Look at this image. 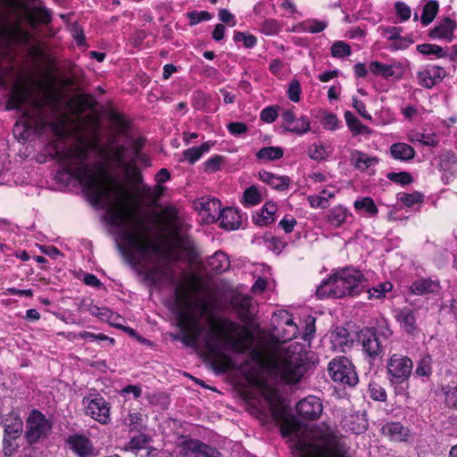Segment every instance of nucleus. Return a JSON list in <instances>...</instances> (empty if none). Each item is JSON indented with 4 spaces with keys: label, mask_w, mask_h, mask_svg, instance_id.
Wrapping results in <instances>:
<instances>
[{
    "label": "nucleus",
    "mask_w": 457,
    "mask_h": 457,
    "mask_svg": "<svg viewBox=\"0 0 457 457\" xmlns=\"http://www.w3.org/2000/svg\"><path fill=\"white\" fill-rule=\"evenodd\" d=\"M218 219L220 220V228L226 230H235L241 224V217L238 212L231 207L223 208L220 211Z\"/></svg>",
    "instance_id": "obj_27"
},
{
    "label": "nucleus",
    "mask_w": 457,
    "mask_h": 457,
    "mask_svg": "<svg viewBox=\"0 0 457 457\" xmlns=\"http://www.w3.org/2000/svg\"><path fill=\"white\" fill-rule=\"evenodd\" d=\"M352 217L351 212L344 205L337 204L328 210L325 220L333 228H341Z\"/></svg>",
    "instance_id": "obj_22"
},
{
    "label": "nucleus",
    "mask_w": 457,
    "mask_h": 457,
    "mask_svg": "<svg viewBox=\"0 0 457 457\" xmlns=\"http://www.w3.org/2000/svg\"><path fill=\"white\" fill-rule=\"evenodd\" d=\"M386 178L390 181H392L397 185H401L403 187L408 186L413 182L412 176L411 175V173H409L407 171L388 172L386 174Z\"/></svg>",
    "instance_id": "obj_51"
},
{
    "label": "nucleus",
    "mask_w": 457,
    "mask_h": 457,
    "mask_svg": "<svg viewBox=\"0 0 457 457\" xmlns=\"http://www.w3.org/2000/svg\"><path fill=\"white\" fill-rule=\"evenodd\" d=\"M398 200L406 207H412L417 204L423 203L424 195L418 191L412 193H400L398 194Z\"/></svg>",
    "instance_id": "obj_45"
},
{
    "label": "nucleus",
    "mask_w": 457,
    "mask_h": 457,
    "mask_svg": "<svg viewBox=\"0 0 457 457\" xmlns=\"http://www.w3.org/2000/svg\"><path fill=\"white\" fill-rule=\"evenodd\" d=\"M6 33L10 42L26 43L29 39V32L22 29L18 24L11 27Z\"/></svg>",
    "instance_id": "obj_44"
},
{
    "label": "nucleus",
    "mask_w": 457,
    "mask_h": 457,
    "mask_svg": "<svg viewBox=\"0 0 457 457\" xmlns=\"http://www.w3.org/2000/svg\"><path fill=\"white\" fill-rule=\"evenodd\" d=\"M261 393L262 397L265 399L267 403L269 404L271 413L275 418L279 417L282 404V398L278 389L276 387L270 386L268 384H264L261 387Z\"/></svg>",
    "instance_id": "obj_23"
},
{
    "label": "nucleus",
    "mask_w": 457,
    "mask_h": 457,
    "mask_svg": "<svg viewBox=\"0 0 457 457\" xmlns=\"http://www.w3.org/2000/svg\"><path fill=\"white\" fill-rule=\"evenodd\" d=\"M418 311L409 306L396 309L394 314L400 328L410 337H417L420 332L418 325Z\"/></svg>",
    "instance_id": "obj_13"
},
{
    "label": "nucleus",
    "mask_w": 457,
    "mask_h": 457,
    "mask_svg": "<svg viewBox=\"0 0 457 457\" xmlns=\"http://www.w3.org/2000/svg\"><path fill=\"white\" fill-rule=\"evenodd\" d=\"M432 356L430 354H425L420 357L417 362L416 369L414 370L415 375L418 377L428 378L432 374Z\"/></svg>",
    "instance_id": "obj_40"
},
{
    "label": "nucleus",
    "mask_w": 457,
    "mask_h": 457,
    "mask_svg": "<svg viewBox=\"0 0 457 457\" xmlns=\"http://www.w3.org/2000/svg\"><path fill=\"white\" fill-rule=\"evenodd\" d=\"M46 117L18 116L12 129L14 137L25 142L54 137V139L50 144L53 150L51 155L62 165L59 173L67 174L76 179L92 204L107 203L113 193L123 195L121 199L108 206L106 212L113 226L128 227L129 222H133L132 231L123 230L120 233V239L124 244L123 253L129 264L137 263L136 254L142 258L148 257L150 253L167 257L172 248L184 249V240L178 234L171 237V246L166 243L157 244L150 239L148 227L126 208L125 189L112 176L107 166L102 162H87L89 159L88 145L75 144L67 146L62 142L65 137H72L78 132L82 121L80 118H88L97 122L102 116H55V120H46Z\"/></svg>",
    "instance_id": "obj_1"
},
{
    "label": "nucleus",
    "mask_w": 457,
    "mask_h": 457,
    "mask_svg": "<svg viewBox=\"0 0 457 457\" xmlns=\"http://www.w3.org/2000/svg\"><path fill=\"white\" fill-rule=\"evenodd\" d=\"M227 129L232 136L239 137L247 131L248 127L244 122L236 121L228 123Z\"/></svg>",
    "instance_id": "obj_61"
},
{
    "label": "nucleus",
    "mask_w": 457,
    "mask_h": 457,
    "mask_svg": "<svg viewBox=\"0 0 457 457\" xmlns=\"http://www.w3.org/2000/svg\"><path fill=\"white\" fill-rule=\"evenodd\" d=\"M331 277V281L334 286V295L337 298H343L345 296L349 295V293L351 291H348V289L345 287V282L341 278V275L339 274V270L335 272Z\"/></svg>",
    "instance_id": "obj_46"
},
{
    "label": "nucleus",
    "mask_w": 457,
    "mask_h": 457,
    "mask_svg": "<svg viewBox=\"0 0 457 457\" xmlns=\"http://www.w3.org/2000/svg\"><path fill=\"white\" fill-rule=\"evenodd\" d=\"M393 286L390 282L380 283L377 287L368 289L369 298L381 299L385 297L386 292L392 289Z\"/></svg>",
    "instance_id": "obj_55"
},
{
    "label": "nucleus",
    "mask_w": 457,
    "mask_h": 457,
    "mask_svg": "<svg viewBox=\"0 0 457 457\" xmlns=\"http://www.w3.org/2000/svg\"><path fill=\"white\" fill-rule=\"evenodd\" d=\"M175 303L178 307L176 312L177 327L181 335L175 337V339L182 342L186 346H196L204 328L193 309L195 303L192 302L189 287L185 284L179 285L175 288Z\"/></svg>",
    "instance_id": "obj_3"
},
{
    "label": "nucleus",
    "mask_w": 457,
    "mask_h": 457,
    "mask_svg": "<svg viewBox=\"0 0 457 457\" xmlns=\"http://www.w3.org/2000/svg\"><path fill=\"white\" fill-rule=\"evenodd\" d=\"M442 392L445 405L457 411V384L452 383L442 386Z\"/></svg>",
    "instance_id": "obj_37"
},
{
    "label": "nucleus",
    "mask_w": 457,
    "mask_h": 457,
    "mask_svg": "<svg viewBox=\"0 0 457 457\" xmlns=\"http://www.w3.org/2000/svg\"><path fill=\"white\" fill-rule=\"evenodd\" d=\"M346 124L353 136L370 134L371 130L363 125L357 116H345Z\"/></svg>",
    "instance_id": "obj_43"
},
{
    "label": "nucleus",
    "mask_w": 457,
    "mask_h": 457,
    "mask_svg": "<svg viewBox=\"0 0 457 457\" xmlns=\"http://www.w3.org/2000/svg\"><path fill=\"white\" fill-rule=\"evenodd\" d=\"M152 437L146 434H138L128 441L124 446L126 451L137 454L140 450L147 449Z\"/></svg>",
    "instance_id": "obj_32"
},
{
    "label": "nucleus",
    "mask_w": 457,
    "mask_h": 457,
    "mask_svg": "<svg viewBox=\"0 0 457 457\" xmlns=\"http://www.w3.org/2000/svg\"><path fill=\"white\" fill-rule=\"evenodd\" d=\"M259 179L270 187L284 191L288 188L290 178L287 176H278L267 170L259 171Z\"/></svg>",
    "instance_id": "obj_29"
},
{
    "label": "nucleus",
    "mask_w": 457,
    "mask_h": 457,
    "mask_svg": "<svg viewBox=\"0 0 457 457\" xmlns=\"http://www.w3.org/2000/svg\"><path fill=\"white\" fill-rule=\"evenodd\" d=\"M445 76V71L436 65L424 68L417 75L420 85L427 88L432 87L435 84L441 81Z\"/></svg>",
    "instance_id": "obj_21"
},
{
    "label": "nucleus",
    "mask_w": 457,
    "mask_h": 457,
    "mask_svg": "<svg viewBox=\"0 0 457 457\" xmlns=\"http://www.w3.org/2000/svg\"><path fill=\"white\" fill-rule=\"evenodd\" d=\"M268 370L287 385L298 384L309 368V363L301 354L287 358H270L266 361Z\"/></svg>",
    "instance_id": "obj_4"
},
{
    "label": "nucleus",
    "mask_w": 457,
    "mask_h": 457,
    "mask_svg": "<svg viewBox=\"0 0 457 457\" xmlns=\"http://www.w3.org/2000/svg\"><path fill=\"white\" fill-rule=\"evenodd\" d=\"M246 380L253 386L262 387L266 382L262 378L260 370H250L245 376Z\"/></svg>",
    "instance_id": "obj_60"
},
{
    "label": "nucleus",
    "mask_w": 457,
    "mask_h": 457,
    "mask_svg": "<svg viewBox=\"0 0 457 457\" xmlns=\"http://www.w3.org/2000/svg\"><path fill=\"white\" fill-rule=\"evenodd\" d=\"M437 12L438 4L436 1H430L427 3L423 7V12L420 18L423 25H428L434 20Z\"/></svg>",
    "instance_id": "obj_48"
},
{
    "label": "nucleus",
    "mask_w": 457,
    "mask_h": 457,
    "mask_svg": "<svg viewBox=\"0 0 457 457\" xmlns=\"http://www.w3.org/2000/svg\"><path fill=\"white\" fill-rule=\"evenodd\" d=\"M416 50L422 55L431 59H440L448 57L447 51L444 47L436 44H420L416 46Z\"/></svg>",
    "instance_id": "obj_33"
},
{
    "label": "nucleus",
    "mask_w": 457,
    "mask_h": 457,
    "mask_svg": "<svg viewBox=\"0 0 457 457\" xmlns=\"http://www.w3.org/2000/svg\"><path fill=\"white\" fill-rule=\"evenodd\" d=\"M251 308L252 298L249 296L242 297L237 303V316L242 322L249 323L253 320Z\"/></svg>",
    "instance_id": "obj_36"
},
{
    "label": "nucleus",
    "mask_w": 457,
    "mask_h": 457,
    "mask_svg": "<svg viewBox=\"0 0 457 457\" xmlns=\"http://www.w3.org/2000/svg\"><path fill=\"white\" fill-rule=\"evenodd\" d=\"M128 425L131 431L140 430L142 428V414L138 411L129 412L127 418Z\"/></svg>",
    "instance_id": "obj_57"
},
{
    "label": "nucleus",
    "mask_w": 457,
    "mask_h": 457,
    "mask_svg": "<svg viewBox=\"0 0 457 457\" xmlns=\"http://www.w3.org/2000/svg\"><path fill=\"white\" fill-rule=\"evenodd\" d=\"M395 11H396L397 16L403 21H407L411 17V11L410 7L403 2H397L395 4Z\"/></svg>",
    "instance_id": "obj_64"
},
{
    "label": "nucleus",
    "mask_w": 457,
    "mask_h": 457,
    "mask_svg": "<svg viewBox=\"0 0 457 457\" xmlns=\"http://www.w3.org/2000/svg\"><path fill=\"white\" fill-rule=\"evenodd\" d=\"M224 157L220 154H214L204 162V170L208 174L217 172L221 169V163Z\"/></svg>",
    "instance_id": "obj_53"
},
{
    "label": "nucleus",
    "mask_w": 457,
    "mask_h": 457,
    "mask_svg": "<svg viewBox=\"0 0 457 457\" xmlns=\"http://www.w3.org/2000/svg\"><path fill=\"white\" fill-rule=\"evenodd\" d=\"M334 286L331 281V277H329L327 279H324L321 284L317 287L316 289V296L319 299H324V298H331V299H337L334 295Z\"/></svg>",
    "instance_id": "obj_47"
},
{
    "label": "nucleus",
    "mask_w": 457,
    "mask_h": 457,
    "mask_svg": "<svg viewBox=\"0 0 457 457\" xmlns=\"http://www.w3.org/2000/svg\"><path fill=\"white\" fill-rule=\"evenodd\" d=\"M406 428L400 422H390L383 428V432L393 441H403L407 433Z\"/></svg>",
    "instance_id": "obj_34"
},
{
    "label": "nucleus",
    "mask_w": 457,
    "mask_h": 457,
    "mask_svg": "<svg viewBox=\"0 0 457 457\" xmlns=\"http://www.w3.org/2000/svg\"><path fill=\"white\" fill-rule=\"evenodd\" d=\"M207 265L213 272L221 273L228 270L230 262L224 252L217 251L207 260Z\"/></svg>",
    "instance_id": "obj_30"
},
{
    "label": "nucleus",
    "mask_w": 457,
    "mask_h": 457,
    "mask_svg": "<svg viewBox=\"0 0 457 457\" xmlns=\"http://www.w3.org/2000/svg\"><path fill=\"white\" fill-rule=\"evenodd\" d=\"M205 348L206 355L211 359L212 366L217 373H226L236 369L233 359L225 353L216 344L207 342Z\"/></svg>",
    "instance_id": "obj_14"
},
{
    "label": "nucleus",
    "mask_w": 457,
    "mask_h": 457,
    "mask_svg": "<svg viewBox=\"0 0 457 457\" xmlns=\"http://www.w3.org/2000/svg\"><path fill=\"white\" fill-rule=\"evenodd\" d=\"M322 411V403L320 399L315 395H308L296 404L297 414L307 420H318Z\"/></svg>",
    "instance_id": "obj_17"
},
{
    "label": "nucleus",
    "mask_w": 457,
    "mask_h": 457,
    "mask_svg": "<svg viewBox=\"0 0 457 457\" xmlns=\"http://www.w3.org/2000/svg\"><path fill=\"white\" fill-rule=\"evenodd\" d=\"M331 55L335 58H344L350 56L352 54L351 47L344 41H336L330 49Z\"/></svg>",
    "instance_id": "obj_52"
},
{
    "label": "nucleus",
    "mask_w": 457,
    "mask_h": 457,
    "mask_svg": "<svg viewBox=\"0 0 457 457\" xmlns=\"http://www.w3.org/2000/svg\"><path fill=\"white\" fill-rule=\"evenodd\" d=\"M79 337L83 339L88 340V341H109L112 345H114V339L112 337H109L108 336L104 334H95L89 331H83L79 334Z\"/></svg>",
    "instance_id": "obj_62"
},
{
    "label": "nucleus",
    "mask_w": 457,
    "mask_h": 457,
    "mask_svg": "<svg viewBox=\"0 0 457 457\" xmlns=\"http://www.w3.org/2000/svg\"><path fill=\"white\" fill-rule=\"evenodd\" d=\"M369 328L376 333L377 337L381 339L382 343H386L393 335L389 322L386 319L378 320L375 327Z\"/></svg>",
    "instance_id": "obj_38"
},
{
    "label": "nucleus",
    "mask_w": 457,
    "mask_h": 457,
    "mask_svg": "<svg viewBox=\"0 0 457 457\" xmlns=\"http://www.w3.org/2000/svg\"><path fill=\"white\" fill-rule=\"evenodd\" d=\"M302 90L299 81L292 80L287 87V95L291 101L298 102L300 100Z\"/></svg>",
    "instance_id": "obj_59"
},
{
    "label": "nucleus",
    "mask_w": 457,
    "mask_h": 457,
    "mask_svg": "<svg viewBox=\"0 0 457 457\" xmlns=\"http://www.w3.org/2000/svg\"><path fill=\"white\" fill-rule=\"evenodd\" d=\"M283 127L295 134H304L311 129L310 121L305 116H284Z\"/></svg>",
    "instance_id": "obj_28"
},
{
    "label": "nucleus",
    "mask_w": 457,
    "mask_h": 457,
    "mask_svg": "<svg viewBox=\"0 0 457 457\" xmlns=\"http://www.w3.org/2000/svg\"><path fill=\"white\" fill-rule=\"evenodd\" d=\"M369 396L378 402H386L387 395L386 389L382 386L381 383L376 379H371L368 386Z\"/></svg>",
    "instance_id": "obj_39"
},
{
    "label": "nucleus",
    "mask_w": 457,
    "mask_h": 457,
    "mask_svg": "<svg viewBox=\"0 0 457 457\" xmlns=\"http://www.w3.org/2000/svg\"><path fill=\"white\" fill-rule=\"evenodd\" d=\"M300 457H351L346 445L334 436L325 438V444H309L303 449Z\"/></svg>",
    "instance_id": "obj_8"
},
{
    "label": "nucleus",
    "mask_w": 457,
    "mask_h": 457,
    "mask_svg": "<svg viewBox=\"0 0 457 457\" xmlns=\"http://www.w3.org/2000/svg\"><path fill=\"white\" fill-rule=\"evenodd\" d=\"M389 154L395 160L408 162L414 159L416 151L411 145L406 143L397 142L390 145Z\"/></svg>",
    "instance_id": "obj_26"
},
{
    "label": "nucleus",
    "mask_w": 457,
    "mask_h": 457,
    "mask_svg": "<svg viewBox=\"0 0 457 457\" xmlns=\"http://www.w3.org/2000/svg\"><path fill=\"white\" fill-rule=\"evenodd\" d=\"M214 142L207 141L199 146H193L183 151L182 155L190 164L195 163L204 154L208 153L214 145Z\"/></svg>",
    "instance_id": "obj_31"
},
{
    "label": "nucleus",
    "mask_w": 457,
    "mask_h": 457,
    "mask_svg": "<svg viewBox=\"0 0 457 457\" xmlns=\"http://www.w3.org/2000/svg\"><path fill=\"white\" fill-rule=\"evenodd\" d=\"M440 283L430 278H420L412 282L410 291L415 295H425L437 293L440 290Z\"/></svg>",
    "instance_id": "obj_25"
},
{
    "label": "nucleus",
    "mask_w": 457,
    "mask_h": 457,
    "mask_svg": "<svg viewBox=\"0 0 457 457\" xmlns=\"http://www.w3.org/2000/svg\"><path fill=\"white\" fill-rule=\"evenodd\" d=\"M85 414L102 425L111 422V404L99 393L89 394L82 399Z\"/></svg>",
    "instance_id": "obj_10"
},
{
    "label": "nucleus",
    "mask_w": 457,
    "mask_h": 457,
    "mask_svg": "<svg viewBox=\"0 0 457 457\" xmlns=\"http://www.w3.org/2000/svg\"><path fill=\"white\" fill-rule=\"evenodd\" d=\"M357 342L361 345L362 353L369 363H373L384 353V343L369 327L362 328L357 333Z\"/></svg>",
    "instance_id": "obj_11"
},
{
    "label": "nucleus",
    "mask_w": 457,
    "mask_h": 457,
    "mask_svg": "<svg viewBox=\"0 0 457 457\" xmlns=\"http://www.w3.org/2000/svg\"><path fill=\"white\" fill-rule=\"evenodd\" d=\"M284 150L280 146H265L256 153V158L260 161H275L283 157Z\"/></svg>",
    "instance_id": "obj_35"
},
{
    "label": "nucleus",
    "mask_w": 457,
    "mask_h": 457,
    "mask_svg": "<svg viewBox=\"0 0 457 457\" xmlns=\"http://www.w3.org/2000/svg\"><path fill=\"white\" fill-rule=\"evenodd\" d=\"M56 63L47 57V67L26 81H19L12 88L6 110L20 109L23 104L37 108L49 105L55 107L62 104H70L77 112L93 110L96 99L90 95L79 94L70 97V87L73 79L67 76H56Z\"/></svg>",
    "instance_id": "obj_2"
},
{
    "label": "nucleus",
    "mask_w": 457,
    "mask_h": 457,
    "mask_svg": "<svg viewBox=\"0 0 457 457\" xmlns=\"http://www.w3.org/2000/svg\"><path fill=\"white\" fill-rule=\"evenodd\" d=\"M179 447L182 457H222L216 447L199 439H186L179 443Z\"/></svg>",
    "instance_id": "obj_12"
},
{
    "label": "nucleus",
    "mask_w": 457,
    "mask_h": 457,
    "mask_svg": "<svg viewBox=\"0 0 457 457\" xmlns=\"http://www.w3.org/2000/svg\"><path fill=\"white\" fill-rule=\"evenodd\" d=\"M22 433L21 421L12 422L4 425L3 437V453L4 456L11 457L18 450L19 445L16 442Z\"/></svg>",
    "instance_id": "obj_16"
},
{
    "label": "nucleus",
    "mask_w": 457,
    "mask_h": 457,
    "mask_svg": "<svg viewBox=\"0 0 457 457\" xmlns=\"http://www.w3.org/2000/svg\"><path fill=\"white\" fill-rule=\"evenodd\" d=\"M195 307L199 308L201 317H206L210 321H212V328L215 327V322L218 319L215 318V307L213 303L204 300L200 303H195ZM211 329L212 330V328Z\"/></svg>",
    "instance_id": "obj_42"
},
{
    "label": "nucleus",
    "mask_w": 457,
    "mask_h": 457,
    "mask_svg": "<svg viewBox=\"0 0 457 457\" xmlns=\"http://www.w3.org/2000/svg\"><path fill=\"white\" fill-rule=\"evenodd\" d=\"M386 368L390 385L396 387L409 381L413 370V361L403 353H392L386 360Z\"/></svg>",
    "instance_id": "obj_7"
},
{
    "label": "nucleus",
    "mask_w": 457,
    "mask_h": 457,
    "mask_svg": "<svg viewBox=\"0 0 457 457\" xmlns=\"http://www.w3.org/2000/svg\"><path fill=\"white\" fill-rule=\"evenodd\" d=\"M69 449L78 457H92L95 448L91 440L80 434L70 435L66 439Z\"/></svg>",
    "instance_id": "obj_18"
},
{
    "label": "nucleus",
    "mask_w": 457,
    "mask_h": 457,
    "mask_svg": "<svg viewBox=\"0 0 457 457\" xmlns=\"http://www.w3.org/2000/svg\"><path fill=\"white\" fill-rule=\"evenodd\" d=\"M353 207L356 211L364 210L370 217L376 216L378 212V209L375 204L374 200L369 196L355 200Z\"/></svg>",
    "instance_id": "obj_41"
},
{
    "label": "nucleus",
    "mask_w": 457,
    "mask_h": 457,
    "mask_svg": "<svg viewBox=\"0 0 457 457\" xmlns=\"http://www.w3.org/2000/svg\"><path fill=\"white\" fill-rule=\"evenodd\" d=\"M262 202L260 192L255 186H251L244 192V205L253 206Z\"/></svg>",
    "instance_id": "obj_50"
},
{
    "label": "nucleus",
    "mask_w": 457,
    "mask_h": 457,
    "mask_svg": "<svg viewBox=\"0 0 457 457\" xmlns=\"http://www.w3.org/2000/svg\"><path fill=\"white\" fill-rule=\"evenodd\" d=\"M457 23L449 18L442 20L428 32V37L434 40L450 43L454 38Z\"/></svg>",
    "instance_id": "obj_19"
},
{
    "label": "nucleus",
    "mask_w": 457,
    "mask_h": 457,
    "mask_svg": "<svg viewBox=\"0 0 457 457\" xmlns=\"http://www.w3.org/2000/svg\"><path fill=\"white\" fill-rule=\"evenodd\" d=\"M212 333L231 346L237 352H244L246 345L253 343L254 337L246 326H240L237 322L224 318L217 320Z\"/></svg>",
    "instance_id": "obj_5"
},
{
    "label": "nucleus",
    "mask_w": 457,
    "mask_h": 457,
    "mask_svg": "<svg viewBox=\"0 0 457 457\" xmlns=\"http://www.w3.org/2000/svg\"><path fill=\"white\" fill-rule=\"evenodd\" d=\"M457 166V155L453 152L444 154L440 158V168L444 170L450 169V165Z\"/></svg>",
    "instance_id": "obj_58"
},
{
    "label": "nucleus",
    "mask_w": 457,
    "mask_h": 457,
    "mask_svg": "<svg viewBox=\"0 0 457 457\" xmlns=\"http://www.w3.org/2000/svg\"><path fill=\"white\" fill-rule=\"evenodd\" d=\"M328 23L324 21L307 20L301 24V29L304 32L318 33L324 30Z\"/></svg>",
    "instance_id": "obj_54"
},
{
    "label": "nucleus",
    "mask_w": 457,
    "mask_h": 457,
    "mask_svg": "<svg viewBox=\"0 0 457 457\" xmlns=\"http://www.w3.org/2000/svg\"><path fill=\"white\" fill-rule=\"evenodd\" d=\"M308 202L312 208L327 209L329 206L326 196L312 195L308 196Z\"/></svg>",
    "instance_id": "obj_63"
},
{
    "label": "nucleus",
    "mask_w": 457,
    "mask_h": 457,
    "mask_svg": "<svg viewBox=\"0 0 457 457\" xmlns=\"http://www.w3.org/2000/svg\"><path fill=\"white\" fill-rule=\"evenodd\" d=\"M278 211L277 204L273 202H267L257 212L253 214V222L258 226H268L276 220L275 214Z\"/></svg>",
    "instance_id": "obj_24"
},
{
    "label": "nucleus",
    "mask_w": 457,
    "mask_h": 457,
    "mask_svg": "<svg viewBox=\"0 0 457 457\" xmlns=\"http://www.w3.org/2000/svg\"><path fill=\"white\" fill-rule=\"evenodd\" d=\"M369 71L375 76H380L384 79H400L403 75V66L401 63H382L378 61H372L369 64Z\"/></svg>",
    "instance_id": "obj_20"
},
{
    "label": "nucleus",
    "mask_w": 457,
    "mask_h": 457,
    "mask_svg": "<svg viewBox=\"0 0 457 457\" xmlns=\"http://www.w3.org/2000/svg\"><path fill=\"white\" fill-rule=\"evenodd\" d=\"M24 438L29 445L48 438L53 423L37 409H33L26 418Z\"/></svg>",
    "instance_id": "obj_6"
},
{
    "label": "nucleus",
    "mask_w": 457,
    "mask_h": 457,
    "mask_svg": "<svg viewBox=\"0 0 457 457\" xmlns=\"http://www.w3.org/2000/svg\"><path fill=\"white\" fill-rule=\"evenodd\" d=\"M328 371L334 382L344 386L353 387L359 381L354 365L345 356H337L331 360Z\"/></svg>",
    "instance_id": "obj_9"
},
{
    "label": "nucleus",
    "mask_w": 457,
    "mask_h": 457,
    "mask_svg": "<svg viewBox=\"0 0 457 457\" xmlns=\"http://www.w3.org/2000/svg\"><path fill=\"white\" fill-rule=\"evenodd\" d=\"M358 156L355 160V168L361 170H365L370 167L378 163L379 159L378 157H370L367 154L358 152Z\"/></svg>",
    "instance_id": "obj_49"
},
{
    "label": "nucleus",
    "mask_w": 457,
    "mask_h": 457,
    "mask_svg": "<svg viewBox=\"0 0 457 457\" xmlns=\"http://www.w3.org/2000/svg\"><path fill=\"white\" fill-rule=\"evenodd\" d=\"M233 38L235 42H243L244 46L247 48L253 47L257 43V39L253 35L240 31L235 32Z\"/></svg>",
    "instance_id": "obj_56"
},
{
    "label": "nucleus",
    "mask_w": 457,
    "mask_h": 457,
    "mask_svg": "<svg viewBox=\"0 0 457 457\" xmlns=\"http://www.w3.org/2000/svg\"><path fill=\"white\" fill-rule=\"evenodd\" d=\"M342 279L345 282V287L349 293V296L359 295L365 287V277L362 272L353 267H345L339 270Z\"/></svg>",
    "instance_id": "obj_15"
}]
</instances>
